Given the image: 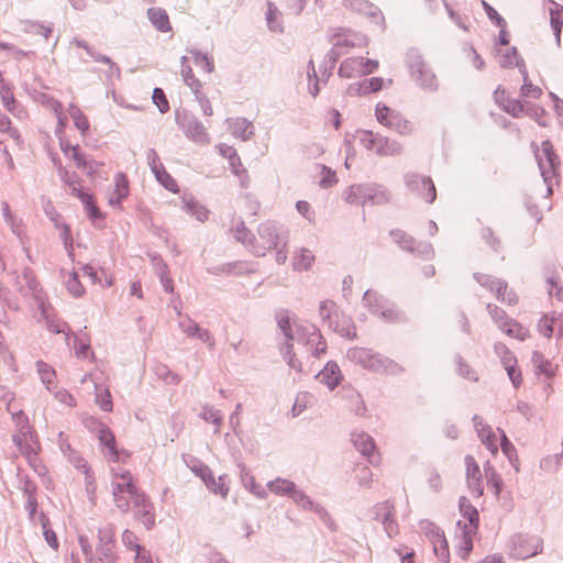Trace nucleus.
I'll return each instance as SVG.
<instances>
[{"label": "nucleus", "instance_id": "f257e3e1", "mask_svg": "<svg viewBox=\"0 0 563 563\" xmlns=\"http://www.w3.org/2000/svg\"><path fill=\"white\" fill-rule=\"evenodd\" d=\"M257 233L261 243L252 245V253L264 256L267 251L276 250V262L285 264L288 257V231L276 222L266 221L260 224Z\"/></svg>", "mask_w": 563, "mask_h": 563}, {"label": "nucleus", "instance_id": "f03ea898", "mask_svg": "<svg viewBox=\"0 0 563 563\" xmlns=\"http://www.w3.org/2000/svg\"><path fill=\"white\" fill-rule=\"evenodd\" d=\"M277 323L288 342L296 340L310 349L311 355L319 357L327 351V342L314 325H296L292 333L289 314L287 310L277 313Z\"/></svg>", "mask_w": 563, "mask_h": 563}, {"label": "nucleus", "instance_id": "7ed1b4c3", "mask_svg": "<svg viewBox=\"0 0 563 563\" xmlns=\"http://www.w3.org/2000/svg\"><path fill=\"white\" fill-rule=\"evenodd\" d=\"M111 489L113 503L122 514L130 511L131 501L142 493L131 472L121 467L112 470Z\"/></svg>", "mask_w": 563, "mask_h": 563}, {"label": "nucleus", "instance_id": "20e7f679", "mask_svg": "<svg viewBox=\"0 0 563 563\" xmlns=\"http://www.w3.org/2000/svg\"><path fill=\"white\" fill-rule=\"evenodd\" d=\"M347 357L353 363L372 372L390 375H397L404 372V367L397 362L376 353L371 349L360 346L352 347L347 351Z\"/></svg>", "mask_w": 563, "mask_h": 563}, {"label": "nucleus", "instance_id": "39448f33", "mask_svg": "<svg viewBox=\"0 0 563 563\" xmlns=\"http://www.w3.org/2000/svg\"><path fill=\"white\" fill-rule=\"evenodd\" d=\"M329 41L332 43V48L325 56L327 67L322 73L323 80H327L331 70L335 67L339 57L346 54L350 48L356 46V36L352 34L351 30L344 27H336L331 31Z\"/></svg>", "mask_w": 563, "mask_h": 563}, {"label": "nucleus", "instance_id": "423d86ee", "mask_svg": "<svg viewBox=\"0 0 563 563\" xmlns=\"http://www.w3.org/2000/svg\"><path fill=\"white\" fill-rule=\"evenodd\" d=\"M473 277L482 287L494 294L501 303L507 306L518 303L519 298L517 294L508 286L506 280L484 273H474Z\"/></svg>", "mask_w": 563, "mask_h": 563}, {"label": "nucleus", "instance_id": "0eeeda50", "mask_svg": "<svg viewBox=\"0 0 563 563\" xmlns=\"http://www.w3.org/2000/svg\"><path fill=\"white\" fill-rule=\"evenodd\" d=\"M389 200V194L377 186L352 185L345 192V201L351 205H382Z\"/></svg>", "mask_w": 563, "mask_h": 563}, {"label": "nucleus", "instance_id": "6e6552de", "mask_svg": "<svg viewBox=\"0 0 563 563\" xmlns=\"http://www.w3.org/2000/svg\"><path fill=\"white\" fill-rule=\"evenodd\" d=\"M541 175L544 183L548 185V191L552 192L553 183L558 184V168L560 166V158L553 150L551 141L545 140L541 144V154L536 155Z\"/></svg>", "mask_w": 563, "mask_h": 563}, {"label": "nucleus", "instance_id": "1a4fd4ad", "mask_svg": "<svg viewBox=\"0 0 563 563\" xmlns=\"http://www.w3.org/2000/svg\"><path fill=\"white\" fill-rule=\"evenodd\" d=\"M377 121L397 132L400 135H411L415 131V125L411 121L405 118L399 111L387 107L384 103H377L375 109Z\"/></svg>", "mask_w": 563, "mask_h": 563}, {"label": "nucleus", "instance_id": "9d476101", "mask_svg": "<svg viewBox=\"0 0 563 563\" xmlns=\"http://www.w3.org/2000/svg\"><path fill=\"white\" fill-rule=\"evenodd\" d=\"M360 141L365 148L374 151L378 155L395 156L402 153V145L398 141L372 131H362Z\"/></svg>", "mask_w": 563, "mask_h": 563}, {"label": "nucleus", "instance_id": "9b49d317", "mask_svg": "<svg viewBox=\"0 0 563 563\" xmlns=\"http://www.w3.org/2000/svg\"><path fill=\"white\" fill-rule=\"evenodd\" d=\"M176 122L187 139L200 145H207L211 139L207 128L195 115L187 111L176 113Z\"/></svg>", "mask_w": 563, "mask_h": 563}, {"label": "nucleus", "instance_id": "f8f14e48", "mask_svg": "<svg viewBox=\"0 0 563 563\" xmlns=\"http://www.w3.org/2000/svg\"><path fill=\"white\" fill-rule=\"evenodd\" d=\"M393 241L402 250L421 256L430 258L433 256L434 251L431 243L419 242L413 236L408 234L401 229H394L390 231Z\"/></svg>", "mask_w": 563, "mask_h": 563}, {"label": "nucleus", "instance_id": "ddd939ff", "mask_svg": "<svg viewBox=\"0 0 563 563\" xmlns=\"http://www.w3.org/2000/svg\"><path fill=\"white\" fill-rule=\"evenodd\" d=\"M408 66L413 79L424 89H437V78L432 69L424 63L417 53H411L408 57Z\"/></svg>", "mask_w": 563, "mask_h": 563}, {"label": "nucleus", "instance_id": "4468645a", "mask_svg": "<svg viewBox=\"0 0 563 563\" xmlns=\"http://www.w3.org/2000/svg\"><path fill=\"white\" fill-rule=\"evenodd\" d=\"M374 520L379 521L386 534L391 539L398 536L399 525L396 520V508L393 501L385 500L373 507Z\"/></svg>", "mask_w": 563, "mask_h": 563}, {"label": "nucleus", "instance_id": "2eb2a0df", "mask_svg": "<svg viewBox=\"0 0 563 563\" xmlns=\"http://www.w3.org/2000/svg\"><path fill=\"white\" fill-rule=\"evenodd\" d=\"M406 186L411 192L418 194L426 202L432 203L437 198L435 186L430 177L419 174H408Z\"/></svg>", "mask_w": 563, "mask_h": 563}, {"label": "nucleus", "instance_id": "dca6fc26", "mask_svg": "<svg viewBox=\"0 0 563 563\" xmlns=\"http://www.w3.org/2000/svg\"><path fill=\"white\" fill-rule=\"evenodd\" d=\"M13 442L30 463L36 459L41 450L40 442L31 432L30 426L22 427V434H14Z\"/></svg>", "mask_w": 563, "mask_h": 563}, {"label": "nucleus", "instance_id": "f3484780", "mask_svg": "<svg viewBox=\"0 0 563 563\" xmlns=\"http://www.w3.org/2000/svg\"><path fill=\"white\" fill-rule=\"evenodd\" d=\"M510 542V554L518 560H526L541 551L538 540L529 539L523 534L512 536Z\"/></svg>", "mask_w": 563, "mask_h": 563}, {"label": "nucleus", "instance_id": "a211bd4d", "mask_svg": "<svg viewBox=\"0 0 563 563\" xmlns=\"http://www.w3.org/2000/svg\"><path fill=\"white\" fill-rule=\"evenodd\" d=\"M131 503L134 517L140 520L146 529H152L155 525V512L148 496L142 492L140 495H136V498Z\"/></svg>", "mask_w": 563, "mask_h": 563}, {"label": "nucleus", "instance_id": "6ab92c4d", "mask_svg": "<svg viewBox=\"0 0 563 563\" xmlns=\"http://www.w3.org/2000/svg\"><path fill=\"white\" fill-rule=\"evenodd\" d=\"M427 536L430 538L433 543V550L435 555L443 562H450V552L449 544L444 537V533L440 528L431 522H427L426 525Z\"/></svg>", "mask_w": 563, "mask_h": 563}, {"label": "nucleus", "instance_id": "aec40b11", "mask_svg": "<svg viewBox=\"0 0 563 563\" xmlns=\"http://www.w3.org/2000/svg\"><path fill=\"white\" fill-rule=\"evenodd\" d=\"M494 100L505 112L514 118L523 117L525 104L520 100L511 98L501 86L497 87L494 91Z\"/></svg>", "mask_w": 563, "mask_h": 563}, {"label": "nucleus", "instance_id": "412c9836", "mask_svg": "<svg viewBox=\"0 0 563 563\" xmlns=\"http://www.w3.org/2000/svg\"><path fill=\"white\" fill-rule=\"evenodd\" d=\"M289 496L297 506L316 512L329 527L333 526L334 522L328 511L321 505L314 504L302 490L295 487Z\"/></svg>", "mask_w": 563, "mask_h": 563}, {"label": "nucleus", "instance_id": "4be33fe9", "mask_svg": "<svg viewBox=\"0 0 563 563\" xmlns=\"http://www.w3.org/2000/svg\"><path fill=\"white\" fill-rule=\"evenodd\" d=\"M352 442L355 449L363 455L366 456L372 464H378L380 459L376 453V445L373 438L364 432L352 433Z\"/></svg>", "mask_w": 563, "mask_h": 563}, {"label": "nucleus", "instance_id": "5701e85b", "mask_svg": "<svg viewBox=\"0 0 563 563\" xmlns=\"http://www.w3.org/2000/svg\"><path fill=\"white\" fill-rule=\"evenodd\" d=\"M98 439L103 448V455L109 461L118 462L120 460V452L117 449V442L113 432L107 426L100 424V429L98 430Z\"/></svg>", "mask_w": 563, "mask_h": 563}, {"label": "nucleus", "instance_id": "b1692460", "mask_svg": "<svg viewBox=\"0 0 563 563\" xmlns=\"http://www.w3.org/2000/svg\"><path fill=\"white\" fill-rule=\"evenodd\" d=\"M37 308L41 311L42 318L46 322L47 329L53 333H65L68 335L69 327L66 322L59 320L54 312L52 306L46 301H41Z\"/></svg>", "mask_w": 563, "mask_h": 563}, {"label": "nucleus", "instance_id": "393cba45", "mask_svg": "<svg viewBox=\"0 0 563 563\" xmlns=\"http://www.w3.org/2000/svg\"><path fill=\"white\" fill-rule=\"evenodd\" d=\"M465 465L467 486L476 497H479L483 495V487L481 484L482 474L479 466L472 455L465 456Z\"/></svg>", "mask_w": 563, "mask_h": 563}, {"label": "nucleus", "instance_id": "a878e982", "mask_svg": "<svg viewBox=\"0 0 563 563\" xmlns=\"http://www.w3.org/2000/svg\"><path fill=\"white\" fill-rule=\"evenodd\" d=\"M316 378L324 384L330 390H333L341 382L342 374L339 365L329 361L325 366L317 374Z\"/></svg>", "mask_w": 563, "mask_h": 563}, {"label": "nucleus", "instance_id": "bb28decb", "mask_svg": "<svg viewBox=\"0 0 563 563\" xmlns=\"http://www.w3.org/2000/svg\"><path fill=\"white\" fill-rule=\"evenodd\" d=\"M474 427L481 438L482 442L485 446L493 453H497L498 446L496 444V435L493 432L492 428L487 424H484L481 416L475 415L473 417Z\"/></svg>", "mask_w": 563, "mask_h": 563}, {"label": "nucleus", "instance_id": "cd10ccee", "mask_svg": "<svg viewBox=\"0 0 563 563\" xmlns=\"http://www.w3.org/2000/svg\"><path fill=\"white\" fill-rule=\"evenodd\" d=\"M363 300L373 313L380 314L386 320H396L398 318V312L395 309L383 308L379 303L382 299L375 292L371 290L365 291Z\"/></svg>", "mask_w": 563, "mask_h": 563}, {"label": "nucleus", "instance_id": "c85d7f7f", "mask_svg": "<svg viewBox=\"0 0 563 563\" xmlns=\"http://www.w3.org/2000/svg\"><path fill=\"white\" fill-rule=\"evenodd\" d=\"M229 130L234 137L247 141L253 134L252 122L245 118L228 119Z\"/></svg>", "mask_w": 563, "mask_h": 563}, {"label": "nucleus", "instance_id": "c756f323", "mask_svg": "<svg viewBox=\"0 0 563 563\" xmlns=\"http://www.w3.org/2000/svg\"><path fill=\"white\" fill-rule=\"evenodd\" d=\"M129 195L128 177L123 173H118L114 177V189L109 196V203L120 206L121 201Z\"/></svg>", "mask_w": 563, "mask_h": 563}, {"label": "nucleus", "instance_id": "7c9ffc66", "mask_svg": "<svg viewBox=\"0 0 563 563\" xmlns=\"http://www.w3.org/2000/svg\"><path fill=\"white\" fill-rule=\"evenodd\" d=\"M460 511L464 519L468 521L467 528L471 532H476L479 522V515L477 509L471 504L466 497H461L459 501Z\"/></svg>", "mask_w": 563, "mask_h": 563}, {"label": "nucleus", "instance_id": "2f4dec72", "mask_svg": "<svg viewBox=\"0 0 563 563\" xmlns=\"http://www.w3.org/2000/svg\"><path fill=\"white\" fill-rule=\"evenodd\" d=\"M363 67L362 57H349L341 63L339 75L343 78L364 76Z\"/></svg>", "mask_w": 563, "mask_h": 563}, {"label": "nucleus", "instance_id": "473e14b6", "mask_svg": "<svg viewBox=\"0 0 563 563\" xmlns=\"http://www.w3.org/2000/svg\"><path fill=\"white\" fill-rule=\"evenodd\" d=\"M344 7L373 19H377L380 15L378 8L367 0H345Z\"/></svg>", "mask_w": 563, "mask_h": 563}, {"label": "nucleus", "instance_id": "72a5a7b5", "mask_svg": "<svg viewBox=\"0 0 563 563\" xmlns=\"http://www.w3.org/2000/svg\"><path fill=\"white\" fill-rule=\"evenodd\" d=\"M147 16L153 26L159 32H168L172 30L167 12L162 8H150Z\"/></svg>", "mask_w": 563, "mask_h": 563}, {"label": "nucleus", "instance_id": "f704fd0d", "mask_svg": "<svg viewBox=\"0 0 563 563\" xmlns=\"http://www.w3.org/2000/svg\"><path fill=\"white\" fill-rule=\"evenodd\" d=\"M22 277L32 296L34 297L36 305L40 306L41 301H46L45 295L40 287V283L37 282L33 271L30 267L23 268Z\"/></svg>", "mask_w": 563, "mask_h": 563}, {"label": "nucleus", "instance_id": "c9c22d12", "mask_svg": "<svg viewBox=\"0 0 563 563\" xmlns=\"http://www.w3.org/2000/svg\"><path fill=\"white\" fill-rule=\"evenodd\" d=\"M180 73L184 82L190 88V90L195 92H199V90L202 88L201 81L195 76L192 68L189 65L188 58L186 56H183L180 58Z\"/></svg>", "mask_w": 563, "mask_h": 563}, {"label": "nucleus", "instance_id": "e433bc0d", "mask_svg": "<svg viewBox=\"0 0 563 563\" xmlns=\"http://www.w3.org/2000/svg\"><path fill=\"white\" fill-rule=\"evenodd\" d=\"M499 329L508 336L525 341L529 336V331L515 319H507L499 323Z\"/></svg>", "mask_w": 563, "mask_h": 563}, {"label": "nucleus", "instance_id": "4c0bfd02", "mask_svg": "<svg viewBox=\"0 0 563 563\" xmlns=\"http://www.w3.org/2000/svg\"><path fill=\"white\" fill-rule=\"evenodd\" d=\"M457 526L462 529V540L457 549V554L461 559L466 560L473 549V536L476 532H471V530L466 529V522H464L462 527V521H457Z\"/></svg>", "mask_w": 563, "mask_h": 563}, {"label": "nucleus", "instance_id": "58836bf2", "mask_svg": "<svg viewBox=\"0 0 563 563\" xmlns=\"http://www.w3.org/2000/svg\"><path fill=\"white\" fill-rule=\"evenodd\" d=\"M550 23L555 35L556 44H561V32L563 26V7L553 2V8L550 9Z\"/></svg>", "mask_w": 563, "mask_h": 563}, {"label": "nucleus", "instance_id": "ea45409f", "mask_svg": "<svg viewBox=\"0 0 563 563\" xmlns=\"http://www.w3.org/2000/svg\"><path fill=\"white\" fill-rule=\"evenodd\" d=\"M314 261V255L309 249L302 247L294 254L292 268L295 271H307Z\"/></svg>", "mask_w": 563, "mask_h": 563}, {"label": "nucleus", "instance_id": "a19ab883", "mask_svg": "<svg viewBox=\"0 0 563 563\" xmlns=\"http://www.w3.org/2000/svg\"><path fill=\"white\" fill-rule=\"evenodd\" d=\"M36 369L42 383L46 386L47 390L52 391V389L55 388V369L44 361L36 362Z\"/></svg>", "mask_w": 563, "mask_h": 563}, {"label": "nucleus", "instance_id": "79ce46f5", "mask_svg": "<svg viewBox=\"0 0 563 563\" xmlns=\"http://www.w3.org/2000/svg\"><path fill=\"white\" fill-rule=\"evenodd\" d=\"M344 398L349 401L350 409L357 416H363L366 407L361 394L352 388L344 389Z\"/></svg>", "mask_w": 563, "mask_h": 563}, {"label": "nucleus", "instance_id": "37998d69", "mask_svg": "<svg viewBox=\"0 0 563 563\" xmlns=\"http://www.w3.org/2000/svg\"><path fill=\"white\" fill-rule=\"evenodd\" d=\"M73 194L76 195L85 205L88 214L91 219L95 220L101 217L98 207L93 203L92 196H90L89 194L85 192L81 188H78L76 186L73 187Z\"/></svg>", "mask_w": 563, "mask_h": 563}, {"label": "nucleus", "instance_id": "c03bdc74", "mask_svg": "<svg viewBox=\"0 0 563 563\" xmlns=\"http://www.w3.org/2000/svg\"><path fill=\"white\" fill-rule=\"evenodd\" d=\"M156 180L164 186L167 190L176 194L179 188L176 180L169 175V173L165 169L164 165L159 166L157 169L153 170Z\"/></svg>", "mask_w": 563, "mask_h": 563}, {"label": "nucleus", "instance_id": "a18cd8bd", "mask_svg": "<svg viewBox=\"0 0 563 563\" xmlns=\"http://www.w3.org/2000/svg\"><path fill=\"white\" fill-rule=\"evenodd\" d=\"M266 21L271 31L283 32L280 12L278 8L271 1L267 2Z\"/></svg>", "mask_w": 563, "mask_h": 563}, {"label": "nucleus", "instance_id": "49530a36", "mask_svg": "<svg viewBox=\"0 0 563 563\" xmlns=\"http://www.w3.org/2000/svg\"><path fill=\"white\" fill-rule=\"evenodd\" d=\"M234 238L236 241L244 244L251 252L252 245H256L254 243V234L245 227L244 222H240L236 224L234 229Z\"/></svg>", "mask_w": 563, "mask_h": 563}, {"label": "nucleus", "instance_id": "de8ad7c7", "mask_svg": "<svg viewBox=\"0 0 563 563\" xmlns=\"http://www.w3.org/2000/svg\"><path fill=\"white\" fill-rule=\"evenodd\" d=\"M0 97L4 108L9 112H13L16 106V100L14 98L12 87L4 81V79H0Z\"/></svg>", "mask_w": 563, "mask_h": 563}, {"label": "nucleus", "instance_id": "09e8293b", "mask_svg": "<svg viewBox=\"0 0 563 563\" xmlns=\"http://www.w3.org/2000/svg\"><path fill=\"white\" fill-rule=\"evenodd\" d=\"M532 363L539 373H542L548 377L554 374L552 363L545 358L541 352L534 351L532 353Z\"/></svg>", "mask_w": 563, "mask_h": 563}, {"label": "nucleus", "instance_id": "8fccbe9b", "mask_svg": "<svg viewBox=\"0 0 563 563\" xmlns=\"http://www.w3.org/2000/svg\"><path fill=\"white\" fill-rule=\"evenodd\" d=\"M520 73L522 74L523 77V85L521 86L520 89L521 96L534 99L539 98L542 95V90L541 88L534 86L532 82L529 81L528 71L525 65H522V68H520Z\"/></svg>", "mask_w": 563, "mask_h": 563}, {"label": "nucleus", "instance_id": "3c124183", "mask_svg": "<svg viewBox=\"0 0 563 563\" xmlns=\"http://www.w3.org/2000/svg\"><path fill=\"white\" fill-rule=\"evenodd\" d=\"M517 360L516 357H510L509 355L505 361V369L507 371L508 377L511 380L515 388H518L522 383V376L520 369L516 366Z\"/></svg>", "mask_w": 563, "mask_h": 563}, {"label": "nucleus", "instance_id": "603ef678", "mask_svg": "<svg viewBox=\"0 0 563 563\" xmlns=\"http://www.w3.org/2000/svg\"><path fill=\"white\" fill-rule=\"evenodd\" d=\"M206 486L211 493L220 495L222 498H227L230 490L227 475H220L218 478L213 477V484L211 485V482H208Z\"/></svg>", "mask_w": 563, "mask_h": 563}, {"label": "nucleus", "instance_id": "864d4df0", "mask_svg": "<svg viewBox=\"0 0 563 563\" xmlns=\"http://www.w3.org/2000/svg\"><path fill=\"white\" fill-rule=\"evenodd\" d=\"M69 115L71 117L75 126L80 130L82 135H85L89 130V122L84 112L78 107L71 104L69 108Z\"/></svg>", "mask_w": 563, "mask_h": 563}, {"label": "nucleus", "instance_id": "5fc2aeb1", "mask_svg": "<svg viewBox=\"0 0 563 563\" xmlns=\"http://www.w3.org/2000/svg\"><path fill=\"white\" fill-rule=\"evenodd\" d=\"M485 476H486V481H487V487L490 490H493V493L496 496H498L501 490V486H503V481H501L500 476L496 473L494 467H492L489 465L485 466Z\"/></svg>", "mask_w": 563, "mask_h": 563}, {"label": "nucleus", "instance_id": "6e6d98bb", "mask_svg": "<svg viewBox=\"0 0 563 563\" xmlns=\"http://www.w3.org/2000/svg\"><path fill=\"white\" fill-rule=\"evenodd\" d=\"M268 488L276 495H289L295 488V483L288 479L277 478L268 483Z\"/></svg>", "mask_w": 563, "mask_h": 563}, {"label": "nucleus", "instance_id": "4d7b16f0", "mask_svg": "<svg viewBox=\"0 0 563 563\" xmlns=\"http://www.w3.org/2000/svg\"><path fill=\"white\" fill-rule=\"evenodd\" d=\"M200 417L205 421L211 422L212 424H214L216 426V432L219 431V428L222 424V415H221L220 410L214 409L213 407H210V406L206 405V406L202 407V410L200 412Z\"/></svg>", "mask_w": 563, "mask_h": 563}, {"label": "nucleus", "instance_id": "13d9d810", "mask_svg": "<svg viewBox=\"0 0 563 563\" xmlns=\"http://www.w3.org/2000/svg\"><path fill=\"white\" fill-rule=\"evenodd\" d=\"M96 401L99 405L100 409L103 411H111L113 404L109 389H101L99 386L96 387Z\"/></svg>", "mask_w": 563, "mask_h": 563}, {"label": "nucleus", "instance_id": "bf43d9fd", "mask_svg": "<svg viewBox=\"0 0 563 563\" xmlns=\"http://www.w3.org/2000/svg\"><path fill=\"white\" fill-rule=\"evenodd\" d=\"M556 317L558 316L555 314L552 317L545 314L539 320L538 330L542 335L547 338H551L553 335L554 325L556 324Z\"/></svg>", "mask_w": 563, "mask_h": 563}, {"label": "nucleus", "instance_id": "052dcab7", "mask_svg": "<svg viewBox=\"0 0 563 563\" xmlns=\"http://www.w3.org/2000/svg\"><path fill=\"white\" fill-rule=\"evenodd\" d=\"M190 54L192 55L194 60L197 66H199L200 68H202L205 71H207L209 74L213 71V69H214L213 60L207 54H203L196 49H191Z\"/></svg>", "mask_w": 563, "mask_h": 563}, {"label": "nucleus", "instance_id": "680f3d73", "mask_svg": "<svg viewBox=\"0 0 563 563\" xmlns=\"http://www.w3.org/2000/svg\"><path fill=\"white\" fill-rule=\"evenodd\" d=\"M187 211L196 217L197 220L203 222L208 219L209 211L206 209V207L201 206L199 202L195 200H188L185 205Z\"/></svg>", "mask_w": 563, "mask_h": 563}, {"label": "nucleus", "instance_id": "e2e57ef3", "mask_svg": "<svg viewBox=\"0 0 563 563\" xmlns=\"http://www.w3.org/2000/svg\"><path fill=\"white\" fill-rule=\"evenodd\" d=\"M115 528L109 523L98 530V544H114Z\"/></svg>", "mask_w": 563, "mask_h": 563}, {"label": "nucleus", "instance_id": "0e129e2a", "mask_svg": "<svg viewBox=\"0 0 563 563\" xmlns=\"http://www.w3.org/2000/svg\"><path fill=\"white\" fill-rule=\"evenodd\" d=\"M191 471L202 479L205 485L208 482H211V485L213 484V474L210 467L201 462H197L192 467Z\"/></svg>", "mask_w": 563, "mask_h": 563}, {"label": "nucleus", "instance_id": "69168bd1", "mask_svg": "<svg viewBox=\"0 0 563 563\" xmlns=\"http://www.w3.org/2000/svg\"><path fill=\"white\" fill-rule=\"evenodd\" d=\"M66 286H67L68 291L75 297H80L85 292V289H84L82 285L80 284L76 272H73L69 275V277L66 282Z\"/></svg>", "mask_w": 563, "mask_h": 563}, {"label": "nucleus", "instance_id": "338daca9", "mask_svg": "<svg viewBox=\"0 0 563 563\" xmlns=\"http://www.w3.org/2000/svg\"><path fill=\"white\" fill-rule=\"evenodd\" d=\"M153 102L157 106L159 112L166 113L169 110V103L165 92L161 88H155L152 96Z\"/></svg>", "mask_w": 563, "mask_h": 563}, {"label": "nucleus", "instance_id": "774afa93", "mask_svg": "<svg viewBox=\"0 0 563 563\" xmlns=\"http://www.w3.org/2000/svg\"><path fill=\"white\" fill-rule=\"evenodd\" d=\"M114 544H98L97 551L100 555L99 560L102 563H115V558L113 554Z\"/></svg>", "mask_w": 563, "mask_h": 563}]
</instances>
